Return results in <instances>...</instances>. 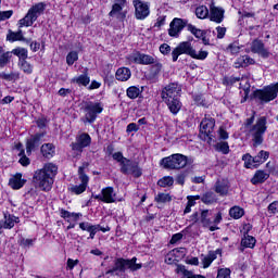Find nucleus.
<instances>
[{
    "mask_svg": "<svg viewBox=\"0 0 278 278\" xmlns=\"http://www.w3.org/2000/svg\"><path fill=\"white\" fill-rule=\"evenodd\" d=\"M85 116L81 118L83 123L86 125H92L97 121V116L103 112V104L101 102H85L84 105Z\"/></svg>",
    "mask_w": 278,
    "mask_h": 278,
    "instance_id": "0eeeda50",
    "label": "nucleus"
},
{
    "mask_svg": "<svg viewBox=\"0 0 278 278\" xmlns=\"http://www.w3.org/2000/svg\"><path fill=\"white\" fill-rule=\"evenodd\" d=\"M41 153L43 157H53V153H55V147H53L52 143L42 144Z\"/></svg>",
    "mask_w": 278,
    "mask_h": 278,
    "instance_id": "c9c22d12",
    "label": "nucleus"
},
{
    "mask_svg": "<svg viewBox=\"0 0 278 278\" xmlns=\"http://www.w3.org/2000/svg\"><path fill=\"white\" fill-rule=\"evenodd\" d=\"M252 53H257L261 58H270V52L264 47L262 40L255 39L251 43Z\"/></svg>",
    "mask_w": 278,
    "mask_h": 278,
    "instance_id": "a211bd4d",
    "label": "nucleus"
},
{
    "mask_svg": "<svg viewBox=\"0 0 278 278\" xmlns=\"http://www.w3.org/2000/svg\"><path fill=\"white\" fill-rule=\"evenodd\" d=\"M128 62H131L132 64H141L143 66H149L151 64H155V56L142 53L140 51H137L132 54H129L127 56Z\"/></svg>",
    "mask_w": 278,
    "mask_h": 278,
    "instance_id": "9d476101",
    "label": "nucleus"
},
{
    "mask_svg": "<svg viewBox=\"0 0 278 278\" xmlns=\"http://www.w3.org/2000/svg\"><path fill=\"white\" fill-rule=\"evenodd\" d=\"M163 101L166 103L172 114H179V110H181V101H179V98H166L163 99Z\"/></svg>",
    "mask_w": 278,
    "mask_h": 278,
    "instance_id": "412c9836",
    "label": "nucleus"
},
{
    "mask_svg": "<svg viewBox=\"0 0 278 278\" xmlns=\"http://www.w3.org/2000/svg\"><path fill=\"white\" fill-rule=\"evenodd\" d=\"M159 49L162 55H168L170 53V47L168 43H162Z\"/></svg>",
    "mask_w": 278,
    "mask_h": 278,
    "instance_id": "052dcab7",
    "label": "nucleus"
},
{
    "mask_svg": "<svg viewBox=\"0 0 278 278\" xmlns=\"http://www.w3.org/2000/svg\"><path fill=\"white\" fill-rule=\"evenodd\" d=\"M47 9V3L45 2H38L35 5H33L27 14L20 20V27H31L34 23L38 21V16L45 13V10Z\"/></svg>",
    "mask_w": 278,
    "mask_h": 278,
    "instance_id": "423d86ee",
    "label": "nucleus"
},
{
    "mask_svg": "<svg viewBox=\"0 0 278 278\" xmlns=\"http://www.w3.org/2000/svg\"><path fill=\"white\" fill-rule=\"evenodd\" d=\"M112 157L113 160H115V162H118V164L121 165V168L128 160L127 157L123 156V152H115L113 153Z\"/></svg>",
    "mask_w": 278,
    "mask_h": 278,
    "instance_id": "864d4df0",
    "label": "nucleus"
},
{
    "mask_svg": "<svg viewBox=\"0 0 278 278\" xmlns=\"http://www.w3.org/2000/svg\"><path fill=\"white\" fill-rule=\"evenodd\" d=\"M117 81H129L131 79V70L128 67H119L115 73Z\"/></svg>",
    "mask_w": 278,
    "mask_h": 278,
    "instance_id": "393cba45",
    "label": "nucleus"
},
{
    "mask_svg": "<svg viewBox=\"0 0 278 278\" xmlns=\"http://www.w3.org/2000/svg\"><path fill=\"white\" fill-rule=\"evenodd\" d=\"M208 216H210V210H203L201 212L200 222L202 223V226L205 228L212 225V219H210Z\"/></svg>",
    "mask_w": 278,
    "mask_h": 278,
    "instance_id": "a19ab883",
    "label": "nucleus"
},
{
    "mask_svg": "<svg viewBox=\"0 0 278 278\" xmlns=\"http://www.w3.org/2000/svg\"><path fill=\"white\" fill-rule=\"evenodd\" d=\"M121 173L123 175H132V177H142V168L136 161L127 159V161L121 166Z\"/></svg>",
    "mask_w": 278,
    "mask_h": 278,
    "instance_id": "9b49d317",
    "label": "nucleus"
},
{
    "mask_svg": "<svg viewBox=\"0 0 278 278\" xmlns=\"http://www.w3.org/2000/svg\"><path fill=\"white\" fill-rule=\"evenodd\" d=\"M154 201L156 203H170L173 198L168 193H157V195L154 198Z\"/></svg>",
    "mask_w": 278,
    "mask_h": 278,
    "instance_id": "a18cd8bd",
    "label": "nucleus"
},
{
    "mask_svg": "<svg viewBox=\"0 0 278 278\" xmlns=\"http://www.w3.org/2000/svg\"><path fill=\"white\" fill-rule=\"evenodd\" d=\"M195 16L198 18H207L210 16V10L205 5H200L195 9Z\"/></svg>",
    "mask_w": 278,
    "mask_h": 278,
    "instance_id": "ea45409f",
    "label": "nucleus"
},
{
    "mask_svg": "<svg viewBox=\"0 0 278 278\" xmlns=\"http://www.w3.org/2000/svg\"><path fill=\"white\" fill-rule=\"evenodd\" d=\"M55 175H58V166L53 163H48L41 169L35 172L33 181L43 192H50L51 188H53Z\"/></svg>",
    "mask_w": 278,
    "mask_h": 278,
    "instance_id": "f257e3e1",
    "label": "nucleus"
},
{
    "mask_svg": "<svg viewBox=\"0 0 278 278\" xmlns=\"http://www.w3.org/2000/svg\"><path fill=\"white\" fill-rule=\"evenodd\" d=\"M60 215H61V218H64L65 220H67V223H74V224L78 223L81 216H84L81 213H72L64 208L60 210Z\"/></svg>",
    "mask_w": 278,
    "mask_h": 278,
    "instance_id": "5701e85b",
    "label": "nucleus"
},
{
    "mask_svg": "<svg viewBox=\"0 0 278 278\" xmlns=\"http://www.w3.org/2000/svg\"><path fill=\"white\" fill-rule=\"evenodd\" d=\"M229 216L231 218H233L235 220H238V219L242 218V216H244V208H242L240 206H232L229 210Z\"/></svg>",
    "mask_w": 278,
    "mask_h": 278,
    "instance_id": "f704fd0d",
    "label": "nucleus"
},
{
    "mask_svg": "<svg viewBox=\"0 0 278 278\" xmlns=\"http://www.w3.org/2000/svg\"><path fill=\"white\" fill-rule=\"evenodd\" d=\"M25 184H27V179H24L23 174H21V173H16L9 180V186L13 190H21V188H23V186H25Z\"/></svg>",
    "mask_w": 278,
    "mask_h": 278,
    "instance_id": "aec40b11",
    "label": "nucleus"
},
{
    "mask_svg": "<svg viewBox=\"0 0 278 278\" xmlns=\"http://www.w3.org/2000/svg\"><path fill=\"white\" fill-rule=\"evenodd\" d=\"M245 168H257L255 163H253V156L251 154H244L242 156Z\"/></svg>",
    "mask_w": 278,
    "mask_h": 278,
    "instance_id": "09e8293b",
    "label": "nucleus"
},
{
    "mask_svg": "<svg viewBox=\"0 0 278 278\" xmlns=\"http://www.w3.org/2000/svg\"><path fill=\"white\" fill-rule=\"evenodd\" d=\"M102 203H116V192L114 187H106L101 190Z\"/></svg>",
    "mask_w": 278,
    "mask_h": 278,
    "instance_id": "4be33fe9",
    "label": "nucleus"
},
{
    "mask_svg": "<svg viewBox=\"0 0 278 278\" xmlns=\"http://www.w3.org/2000/svg\"><path fill=\"white\" fill-rule=\"evenodd\" d=\"M7 40H9V42H16V40H23V30H18L17 33L9 30V34L7 35Z\"/></svg>",
    "mask_w": 278,
    "mask_h": 278,
    "instance_id": "37998d69",
    "label": "nucleus"
},
{
    "mask_svg": "<svg viewBox=\"0 0 278 278\" xmlns=\"http://www.w3.org/2000/svg\"><path fill=\"white\" fill-rule=\"evenodd\" d=\"M92 142V138L90 135L83 132L80 136L76 138V142L72 143L73 151L83 152L86 147H90Z\"/></svg>",
    "mask_w": 278,
    "mask_h": 278,
    "instance_id": "2eb2a0df",
    "label": "nucleus"
},
{
    "mask_svg": "<svg viewBox=\"0 0 278 278\" xmlns=\"http://www.w3.org/2000/svg\"><path fill=\"white\" fill-rule=\"evenodd\" d=\"M185 27H188V20L176 17L169 24L168 34L172 38H179Z\"/></svg>",
    "mask_w": 278,
    "mask_h": 278,
    "instance_id": "f8f14e48",
    "label": "nucleus"
},
{
    "mask_svg": "<svg viewBox=\"0 0 278 278\" xmlns=\"http://www.w3.org/2000/svg\"><path fill=\"white\" fill-rule=\"evenodd\" d=\"M77 60H79L77 51H71L66 56V63L68 66H73Z\"/></svg>",
    "mask_w": 278,
    "mask_h": 278,
    "instance_id": "de8ad7c7",
    "label": "nucleus"
},
{
    "mask_svg": "<svg viewBox=\"0 0 278 278\" xmlns=\"http://www.w3.org/2000/svg\"><path fill=\"white\" fill-rule=\"evenodd\" d=\"M268 157H270V152L261 150L258 154L253 157L252 162L257 167L260 164H264Z\"/></svg>",
    "mask_w": 278,
    "mask_h": 278,
    "instance_id": "c85d7f7f",
    "label": "nucleus"
},
{
    "mask_svg": "<svg viewBox=\"0 0 278 278\" xmlns=\"http://www.w3.org/2000/svg\"><path fill=\"white\" fill-rule=\"evenodd\" d=\"M34 242H36V239H25V238H22L20 240V247H23L24 249H27L29 247H34Z\"/></svg>",
    "mask_w": 278,
    "mask_h": 278,
    "instance_id": "4d7b16f0",
    "label": "nucleus"
},
{
    "mask_svg": "<svg viewBox=\"0 0 278 278\" xmlns=\"http://www.w3.org/2000/svg\"><path fill=\"white\" fill-rule=\"evenodd\" d=\"M257 113L255 111L252 112V116L247 118L244 122L245 127H250L249 134L252 137L253 147H260L264 142V135L266 134V126L267 119L266 116H261L256 119L255 123V115ZM253 123H255L253 125Z\"/></svg>",
    "mask_w": 278,
    "mask_h": 278,
    "instance_id": "f03ea898",
    "label": "nucleus"
},
{
    "mask_svg": "<svg viewBox=\"0 0 278 278\" xmlns=\"http://www.w3.org/2000/svg\"><path fill=\"white\" fill-rule=\"evenodd\" d=\"M179 92H181V86L178 83H170L165 86L162 90V99H176L179 98Z\"/></svg>",
    "mask_w": 278,
    "mask_h": 278,
    "instance_id": "4468645a",
    "label": "nucleus"
},
{
    "mask_svg": "<svg viewBox=\"0 0 278 278\" xmlns=\"http://www.w3.org/2000/svg\"><path fill=\"white\" fill-rule=\"evenodd\" d=\"M10 60H12V52H5L3 47H0V68H5L10 64Z\"/></svg>",
    "mask_w": 278,
    "mask_h": 278,
    "instance_id": "cd10ccee",
    "label": "nucleus"
},
{
    "mask_svg": "<svg viewBox=\"0 0 278 278\" xmlns=\"http://www.w3.org/2000/svg\"><path fill=\"white\" fill-rule=\"evenodd\" d=\"M73 84H77L78 86H88L90 84V76L88 74H81L78 77H74L72 79Z\"/></svg>",
    "mask_w": 278,
    "mask_h": 278,
    "instance_id": "e433bc0d",
    "label": "nucleus"
},
{
    "mask_svg": "<svg viewBox=\"0 0 278 278\" xmlns=\"http://www.w3.org/2000/svg\"><path fill=\"white\" fill-rule=\"evenodd\" d=\"M157 184L161 188H170V186L175 184V179H173L170 176H165L160 179Z\"/></svg>",
    "mask_w": 278,
    "mask_h": 278,
    "instance_id": "c03bdc74",
    "label": "nucleus"
},
{
    "mask_svg": "<svg viewBox=\"0 0 278 278\" xmlns=\"http://www.w3.org/2000/svg\"><path fill=\"white\" fill-rule=\"evenodd\" d=\"M127 5V0H115V3L112 5V10L109 13V16H116L121 21L125 20L127 14L123 12V8Z\"/></svg>",
    "mask_w": 278,
    "mask_h": 278,
    "instance_id": "dca6fc26",
    "label": "nucleus"
},
{
    "mask_svg": "<svg viewBox=\"0 0 278 278\" xmlns=\"http://www.w3.org/2000/svg\"><path fill=\"white\" fill-rule=\"evenodd\" d=\"M17 66L20 67V71H23V73H25V75H31L34 73V65L27 62V59H25L24 61H18Z\"/></svg>",
    "mask_w": 278,
    "mask_h": 278,
    "instance_id": "473e14b6",
    "label": "nucleus"
},
{
    "mask_svg": "<svg viewBox=\"0 0 278 278\" xmlns=\"http://www.w3.org/2000/svg\"><path fill=\"white\" fill-rule=\"evenodd\" d=\"M12 14H14V11H0V21H8V18L12 17Z\"/></svg>",
    "mask_w": 278,
    "mask_h": 278,
    "instance_id": "bf43d9fd",
    "label": "nucleus"
},
{
    "mask_svg": "<svg viewBox=\"0 0 278 278\" xmlns=\"http://www.w3.org/2000/svg\"><path fill=\"white\" fill-rule=\"evenodd\" d=\"M215 192L220 194V197H225L229 192V186L225 181L217 180L215 184Z\"/></svg>",
    "mask_w": 278,
    "mask_h": 278,
    "instance_id": "c756f323",
    "label": "nucleus"
},
{
    "mask_svg": "<svg viewBox=\"0 0 278 278\" xmlns=\"http://www.w3.org/2000/svg\"><path fill=\"white\" fill-rule=\"evenodd\" d=\"M11 55H16L18 58V62H23L28 58V51L25 48L17 47L11 51Z\"/></svg>",
    "mask_w": 278,
    "mask_h": 278,
    "instance_id": "7c9ffc66",
    "label": "nucleus"
},
{
    "mask_svg": "<svg viewBox=\"0 0 278 278\" xmlns=\"http://www.w3.org/2000/svg\"><path fill=\"white\" fill-rule=\"evenodd\" d=\"M179 55H181L180 50L176 47L173 51H172V60L173 62H177V60H179Z\"/></svg>",
    "mask_w": 278,
    "mask_h": 278,
    "instance_id": "338daca9",
    "label": "nucleus"
},
{
    "mask_svg": "<svg viewBox=\"0 0 278 278\" xmlns=\"http://www.w3.org/2000/svg\"><path fill=\"white\" fill-rule=\"evenodd\" d=\"M138 258L134 256L132 258H116L114 261L113 268L106 270V275H118V273H125L126 270H130L131 273H136V270H140L142 268V263H137Z\"/></svg>",
    "mask_w": 278,
    "mask_h": 278,
    "instance_id": "7ed1b4c3",
    "label": "nucleus"
},
{
    "mask_svg": "<svg viewBox=\"0 0 278 278\" xmlns=\"http://www.w3.org/2000/svg\"><path fill=\"white\" fill-rule=\"evenodd\" d=\"M187 29L197 38H203V36H205L207 34L205 30H201L192 24H188Z\"/></svg>",
    "mask_w": 278,
    "mask_h": 278,
    "instance_id": "79ce46f5",
    "label": "nucleus"
},
{
    "mask_svg": "<svg viewBox=\"0 0 278 278\" xmlns=\"http://www.w3.org/2000/svg\"><path fill=\"white\" fill-rule=\"evenodd\" d=\"M225 18V10L223 8L214 7V4L210 8V21L213 23H223Z\"/></svg>",
    "mask_w": 278,
    "mask_h": 278,
    "instance_id": "6ab92c4d",
    "label": "nucleus"
},
{
    "mask_svg": "<svg viewBox=\"0 0 278 278\" xmlns=\"http://www.w3.org/2000/svg\"><path fill=\"white\" fill-rule=\"evenodd\" d=\"M238 81H240V77L231 76L224 78L225 86H233V84H238Z\"/></svg>",
    "mask_w": 278,
    "mask_h": 278,
    "instance_id": "13d9d810",
    "label": "nucleus"
},
{
    "mask_svg": "<svg viewBox=\"0 0 278 278\" xmlns=\"http://www.w3.org/2000/svg\"><path fill=\"white\" fill-rule=\"evenodd\" d=\"M255 238L253 236L244 235V238L241 240V245L245 249H253L255 247Z\"/></svg>",
    "mask_w": 278,
    "mask_h": 278,
    "instance_id": "58836bf2",
    "label": "nucleus"
},
{
    "mask_svg": "<svg viewBox=\"0 0 278 278\" xmlns=\"http://www.w3.org/2000/svg\"><path fill=\"white\" fill-rule=\"evenodd\" d=\"M132 3L135 5V16L138 21H144V18L151 14L148 2H142V0H132Z\"/></svg>",
    "mask_w": 278,
    "mask_h": 278,
    "instance_id": "ddd939ff",
    "label": "nucleus"
},
{
    "mask_svg": "<svg viewBox=\"0 0 278 278\" xmlns=\"http://www.w3.org/2000/svg\"><path fill=\"white\" fill-rule=\"evenodd\" d=\"M140 94H142V89L137 86L128 87L126 90V96L128 97V99H138Z\"/></svg>",
    "mask_w": 278,
    "mask_h": 278,
    "instance_id": "72a5a7b5",
    "label": "nucleus"
},
{
    "mask_svg": "<svg viewBox=\"0 0 278 278\" xmlns=\"http://www.w3.org/2000/svg\"><path fill=\"white\" fill-rule=\"evenodd\" d=\"M45 138V134H36L31 136L29 139L26 141V153L27 155H31V151L35 149H38L40 147V140Z\"/></svg>",
    "mask_w": 278,
    "mask_h": 278,
    "instance_id": "f3484780",
    "label": "nucleus"
},
{
    "mask_svg": "<svg viewBox=\"0 0 278 278\" xmlns=\"http://www.w3.org/2000/svg\"><path fill=\"white\" fill-rule=\"evenodd\" d=\"M216 149L224 155H227L229 153V143L225 141L218 142Z\"/></svg>",
    "mask_w": 278,
    "mask_h": 278,
    "instance_id": "603ef678",
    "label": "nucleus"
},
{
    "mask_svg": "<svg viewBox=\"0 0 278 278\" xmlns=\"http://www.w3.org/2000/svg\"><path fill=\"white\" fill-rule=\"evenodd\" d=\"M214 127H216V119H214V117L205 116L200 124V139L207 142V144L216 142Z\"/></svg>",
    "mask_w": 278,
    "mask_h": 278,
    "instance_id": "39448f33",
    "label": "nucleus"
},
{
    "mask_svg": "<svg viewBox=\"0 0 278 278\" xmlns=\"http://www.w3.org/2000/svg\"><path fill=\"white\" fill-rule=\"evenodd\" d=\"M20 156V164L22 166H29V164H31V161L29 160V157H27V155H25V150H21V152L18 153Z\"/></svg>",
    "mask_w": 278,
    "mask_h": 278,
    "instance_id": "3c124183",
    "label": "nucleus"
},
{
    "mask_svg": "<svg viewBox=\"0 0 278 278\" xmlns=\"http://www.w3.org/2000/svg\"><path fill=\"white\" fill-rule=\"evenodd\" d=\"M177 48L181 55H189L190 58H193V60H205L207 55H210L205 50H200L199 53H197V50L192 47L190 41H182L177 46Z\"/></svg>",
    "mask_w": 278,
    "mask_h": 278,
    "instance_id": "1a4fd4ad",
    "label": "nucleus"
},
{
    "mask_svg": "<svg viewBox=\"0 0 278 278\" xmlns=\"http://www.w3.org/2000/svg\"><path fill=\"white\" fill-rule=\"evenodd\" d=\"M140 129V126L136 123H130L127 125L126 132L131 134V131H138Z\"/></svg>",
    "mask_w": 278,
    "mask_h": 278,
    "instance_id": "0e129e2a",
    "label": "nucleus"
},
{
    "mask_svg": "<svg viewBox=\"0 0 278 278\" xmlns=\"http://www.w3.org/2000/svg\"><path fill=\"white\" fill-rule=\"evenodd\" d=\"M201 201L205 205H212V203H216V193L208 191L201 197Z\"/></svg>",
    "mask_w": 278,
    "mask_h": 278,
    "instance_id": "4c0bfd02",
    "label": "nucleus"
},
{
    "mask_svg": "<svg viewBox=\"0 0 278 278\" xmlns=\"http://www.w3.org/2000/svg\"><path fill=\"white\" fill-rule=\"evenodd\" d=\"M255 64V60L249 55L239 56L235 62V68H247Z\"/></svg>",
    "mask_w": 278,
    "mask_h": 278,
    "instance_id": "b1692460",
    "label": "nucleus"
},
{
    "mask_svg": "<svg viewBox=\"0 0 278 278\" xmlns=\"http://www.w3.org/2000/svg\"><path fill=\"white\" fill-rule=\"evenodd\" d=\"M92 227H94V225L88 223V222H83L79 224V229H81L83 231H90L92 229Z\"/></svg>",
    "mask_w": 278,
    "mask_h": 278,
    "instance_id": "680f3d73",
    "label": "nucleus"
},
{
    "mask_svg": "<svg viewBox=\"0 0 278 278\" xmlns=\"http://www.w3.org/2000/svg\"><path fill=\"white\" fill-rule=\"evenodd\" d=\"M268 210H269V212H271V214H277V212H278V201H274L273 203H270L268 205Z\"/></svg>",
    "mask_w": 278,
    "mask_h": 278,
    "instance_id": "774afa93",
    "label": "nucleus"
},
{
    "mask_svg": "<svg viewBox=\"0 0 278 278\" xmlns=\"http://www.w3.org/2000/svg\"><path fill=\"white\" fill-rule=\"evenodd\" d=\"M15 223L16 224L21 223L18 217L9 213H4V224L2 226L4 229H12Z\"/></svg>",
    "mask_w": 278,
    "mask_h": 278,
    "instance_id": "bb28decb",
    "label": "nucleus"
},
{
    "mask_svg": "<svg viewBox=\"0 0 278 278\" xmlns=\"http://www.w3.org/2000/svg\"><path fill=\"white\" fill-rule=\"evenodd\" d=\"M216 31H217V38L223 39L225 38V34H227V28L217 26Z\"/></svg>",
    "mask_w": 278,
    "mask_h": 278,
    "instance_id": "69168bd1",
    "label": "nucleus"
},
{
    "mask_svg": "<svg viewBox=\"0 0 278 278\" xmlns=\"http://www.w3.org/2000/svg\"><path fill=\"white\" fill-rule=\"evenodd\" d=\"M0 79H4V81H18L21 79V74L18 72H11L7 74L5 72H0Z\"/></svg>",
    "mask_w": 278,
    "mask_h": 278,
    "instance_id": "2f4dec72",
    "label": "nucleus"
},
{
    "mask_svg": "<svg viewBox=\"0 0 278 278\" xmlns=\"http://www.w3.org/2000/svg\"><path fill=\"white\" fill-rule=\"evenodd\" d=\"M227 51L231 53V55H238L240 53V47L238 42H232L227 47Z\"/></svg>",
    "mask_w": 278,
    "mask_h": 278,
    "instance_id": "6e6d98bb",
    "label": "nucleus"
},
{
    "mask_svg": "<svg viewBox=\"0 0 278 278\" xmlns=\"http://www.w3.org/2000/svg\"><path fill=\"white\" fill-rule=\"evenodd\" d=\"M90 166V163L84 162L81 166L78 167V179L81 181L80 185H74L70 188V191L73 194H84L86 192V188H88V182L90 178L86 175V168Z\"/></svg>",
    "mask_w": 278,
    "mask_h": 278,
    "instance_id": "6e6552de",
    "label": "nucleus"
},
{
    "mask_svg": "<svg viewBox=\"0 0 278 278\" xmlns=\"http://www.w3.org/2000/svg\"><path fill=\"white\" fill-rule=\"evenodd\" d=\"M176 273L179 275V273L184 274V277H187L190 275V270L186 269V266L184 265H177Z\"/></svg>",
    "mask_w": 278,
    "mask_h": 278,
    "instance_id": "e2e57ef3",
    "label": "nucleus"
},
{
    "mask_svg": "<svg viewBox=\"0 0 278 278\" xmlns=\"http://www.w3.org/2000/svg\"><path fill=\"white\" fill-rule=\"evenodd\" d=\"M162 68H163L162 63L157 62V59H156L155 63H153V65L150 68V73H151L152 77H157V75H160V73H162Z\"/></svg>",
    "mask_w": 278,
    "mask_h": 278,
    "instance_id": "49530a36",
    "label": "nucleus"
},
{
    "mask_svg": "<svg viewBox=\"0 0 278 278\" xmlns=\"http://www.w3.org/2000/svg\"><path fill=\"white\" fill-rule=\"evenodd\" d=\"M160 164L166 170H179L188 166V156L179 153L172 154L167 157H163Z\"/></svg>",
    "mask_w": 278,
    "mask_h": 278,
    "instance_id": "20e7f679",
    "label": "nucleus"
},
{
    "mask_svg": "<svg viewBox=\"0 0 278 278\" xmlns=\"http://www.w3.org/2000/svg\"><path fill=\"white\" fill-rule=\"evenodd\" d=\"M268 177H270V175L262 169L256 170V173L254 174L253 178L251 179V184H253V186H257L258 184H264V181H266V179H268Z\"/></svg>",
    "mask_w": 278,
    "mask_h": 278,
    "instance_id": "a878e982",
    "label": "nucleus"
},
{
    "mask_svg": "<svg viewBox=\"0 0 278 278\" xmlns=\"http://www.w3.org/2000/svg\"><path fill=\"white\" fill-rule=\"evenodd\" d=\"M216 278H231V269H229V268L218 269Z\"/></svg>",
    "mask_w": 278,
    "mask_h": 278,
    "instance_id": "5fc2aeb1",
    "label": "nucleus"
},
{
    "mask_svg": "<svg viewBox=\"0 0 278 278\" xmlns=\"http://www.w3.org/2000/svg\"><path fill=\"white\" fill-rule=\"evenodd\" d=\"M190 175V170L186 169L176 176V184L184 186L186 184V177Z\"/></svg>",
    "mask_w": 278,
    "mask_h": 278,
    "instance_id": "8fccbe9b",
    "label": "nucleus"
}]
</instances>
